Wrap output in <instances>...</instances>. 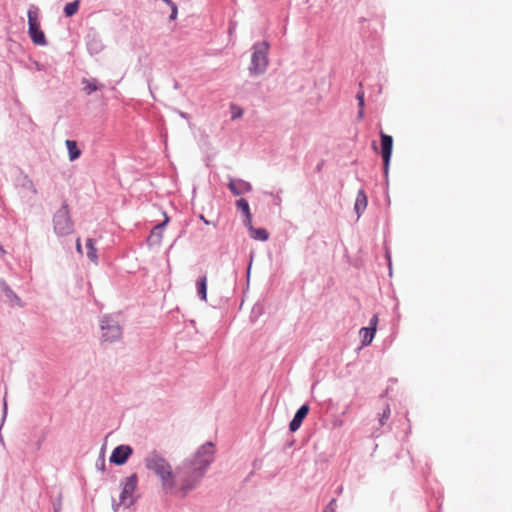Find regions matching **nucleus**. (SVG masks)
I'll list each match as a JSON object with an SVG mask.
<instances>
[{
  "label": "nucleus",
  "mask_w": 512,
  "mask_h": 512,
  "mask_svg": "<svg viewBox=\"0 0 512 512\" xmlns=\"http://www.w3.org/2000/svg\"><path fill=\"white\" fill-rule=\"evenodd\" d=\"M335 503H336V501L334 499L331 500V502L325 508L324 512H335Z\"/></svg>",
  "instance_id": "393cba45"
},
{
  "label": "nucleus",
  "mask_w": 512,
  "mask_h": 512,
  "mask_svg": "<svg viewBox=\"0 0 512 512\" xmlns=\"http://www.w3.org/2000/svg\"><path fill=\"white\" fill-rule=\"evenodd\" d=\"M215 449L211 442L202 445L195 453L192 459L187 460L188 465H193V468L200 470L204 475L208 466L214 460Z\"/></svg>",
  "instance_id": "20e7f679"
},
{
  "label": "nucleus",
  "mask_w": 512,
  "mask_h": 512,
  "mask_svg": "<svg viewBox=\"0 0 512 512\" xmlns=\"http://www.w3.org/2000/svg\"><path fill=\"white\" fill-rule=\"evenodd\" d=\"M240 116H241V111L236 112L233 114V119H235L236 117H240Z\"/></svg>",
  "instance_id": "7c9ffc66"
},
{
  "label": "nucleus",
  "mask_w": 512,
  "mask_h": 512,
  "mask_svg": "<svg viewBox=\"0 0 512 512\" xmlns=\"http://www.w3.org/2000/svg\"><path fill=\"white\" fill-rule=\"evenodd\" d=\"M101 329L103 331L102 338L106 342L116 341L122 334L121 327L109 318H104L101 321Z\"/></svg>",
  "instance_id": "0eeeda50"
},
{
  "label": "nucleus",
  "mask_w": 512,
  "mask_h": 512,
  "mask_svg": "<svg viewBox=\"0 0 512 512\" xmlns=\"http://www.w3.org/2000/svg\"><path fill=\"white\" fill-rule=\"evenodd\" d=\"M237 206L246 216V219L244 221L245 225H250L252 222V218L248 202L245 199L241 198L237 201Z\"/></svg>",
  "instance_id": "6ab92c4d"
},
{
  "label": "nucleus",
  "mask_w": 512,
  "mask_h": 512,
  "mask_svg": "<svg viewBox=\"0 0 512 512\" xmlns=\"http://www.w3.org/2000/svg\"><path fill=\"white\" fill-rule=\"evenodd\" d=\"M364 117V107H359V111H358V119H363Z\"/></svg>",
  "instance_id": "bb28decb"
},
{
  "label": "nucleus",
  "mask_w": 512,
  "mask_h": 512,
  "mask_svg": "<svg viewBox=\"0 0 512 512\" xmlns=\"http://www.w3.org/2000/svg\"><path fill=\"white\" fill-rule=\"evenodd\" d=\"M131 454L132 448L130 446L120 445L113 450L110 456V461L117 465H122L127 461Z\"/></svg>",
  "instance_id": "1a4fd4ad"
},
{
  "label": "nucleus",
  "mask_w": 512,
  "mask_h": 512,
  "mask_svg": "<svg viewBox=\"0 0 512 512\" xmlns=\"http://www.w3.org/2000/svg\"><path fill=\"white\" fill-rule=\"evenodd\" d=\"M0 252L4 253V250L0 247Z\"/></svg>",
  "instance_id": "2f4dec72"
},
{
  "label": "nucleus",
  "mask_w": 512,
  "mask_h": 512,
  "mask_svg": "<svg viewBox=\"0 0 512 512\" xmlns=\"http://www.w3.org/2000/svg\"><path fill=\"white\" fill-rule=\"evenodd\" d=\"M269 43L262 41L253 45L251 57V66L249 68L252 74L264 73L268 66Z\"/></svg>",
  "instance_id": "7ed1b4c3"
},
{
  "label": "nucleus",
  "mask_w": 512,
  "mask_h": 512,
  "mask_svg": "<svg viewBox=\"0 0 512 512\" xmlns=\"http://www.w3.org/2000/svg\"><path fill=\"white\" fill-rule=\"evenodd\" d=\"M79 4H80L79 0H75L73 2L66 4L64 7L65 15L67 17H72L73 15H75L79 9Z\"/></svg>",
  "instance_id": "412c9836"
},
{
  "label": "nucleus",
  "mask_w": 512,
  "mask_h": 512,
  "mask_svg": "<svg viewBox=\"0 0 512 512\" xmlns=\"http://www.w3.org/2000/svg\"><path fill=\"white\" fill-rule=\"evenodd\" d=\"M308 412H309L308 405H303L298 409V411L294 415V418L292 419V421L289 424V429L291 432H295L300 428L302 421L307 416Z\"/></svg>",
  "instance_id": "9b49d317"
},
{
  "label": "nucleus",
  "mask_w": 512,
  "mask_h": 512,
  "mask_svg": "<svg viewBox=\"0 0 512 512\" xmlns=\"http://www.w3.org/2000/svg\"><path fill=\"white\" fill-rule=\"evenodd\" d=\"M356 98L358 100V106L364 107V91L362 89L357 93Z\"/></svg>",
  "instance_id": "5701e85b"
},
{
  "label": "nucleus",
  "mask_w": 512,
  "mask_h": 512,
  "mask_svg": "<svg viewBox=\"0 0 512 512\" xmlns=\"http://www.w3.org/2000/svg\"><path fill=\"white\" fill-rule=\"evenodd\" d=\"M145 465L160 478L166 492L171 493L177 487V477L173 473L172 466L164 457L153 452L146 457Z\"/></svg>",
  "instance_id": "f257e3e1"
},
{
  "label": "nucleus",
  "mask_w": 512,
  "mask_h": 512,
  "mask_svg": "<svg viewBox=\"0 0 512 512\" xmlns=\"http://www.w3.org/2000/svg\"><path fill=\"white\" fill-rule=\"evenodd\" d=\"M76 248H77V251H78L79 253H82V248H81L80 239H77V241H76Z\"/></svg>",
  "instance_id": "c85d7f7f"
},
{
  "label": "nucleus",
  "mask_w": 512,
  "mask_h": 512,
  "mask_svg": "<svg viewBox=\"0 0 512 512\" xmlns=\"http://www.w3.org/2000/svg\"><path fill=\"white\" fill-rule=\"evenodd\" d=\"M167 222L168 218L166 217L163 223L158 224L153 228L148 237V243L150 245H158L161 243L163 239V229Z\"/></svg>",
  "instance_id": "f8f14e48"
},
{
  "label": "nucleus",
  "mask_w": 512,
  "mask_h": 512,
  "mask_svg": "<svg viewBox=\"0 0 512 512\" xmlns=\"http://www.w3.org/2000/svg\"><path fill=\"white\" fill-rule=\"evenodd\" d=\"M367 196L363 190H359L357 193L356 201H355V211L358 214V217L360 214L366 209L367 207Z\"/></svg>",
  "instance_id": "ddd939ff"
},
{
  "label": "nucleus",
  "mask_w": 512,
  "mask_h": 512,
  "mask_svg": "<svg viewBox=\"0 0 512 512\" xmlns=\"http://www.w3.org/2000/svg\"><path fill=\"white\" fill-rule=\"evenodd\" d=\"M167 5H169V7H171V10L173 9V5H176L173 1L171 0H167V1H164Z\"/></svg>",
  "instance_id": "c756f323"
},
{
  "label": "nucleus",
  "mask_w": 512,
  "mask_h": 512,
  "mask_svg": "<svg viewBox=\"0 0 512 512\" xmlns=\"http://www.w3.org/2000/svg\"><path fill=\"white\" fill-rule=\"evenodd\" d=\"M200 219H201V220L204 222V224H206V225H213V226H215V223L208 221L207 219H205V217H204L203 215H200Z\"/></svg>",
  "instance_id": "cd10ccee"
},
{
  "label": "nucleus",
  "mask_w": 512,
  "mask_h": 512,
  "mask_svg": "<svg viewBox=\"0 0 512 512\" xmlns=\"http://www.w3.org/2000/svg\"><path fill=\"white\" fill-rule=\"evenodd\" d=\"M84 90L87 94H91L92 92L96 91L98 89V86L95 82H92L90 80L84 79L83 80Z\"/></svg>",
  "instance_id": "4be33fe9"
},
{
  "label": "nucleus",
  "mask_w": 512,
  "mask_h": 512,
  "mask_svg": "<svg viewBox=\"0 0 512 512\" xmlns=\"http://www.w3.org/2000/svg\"><path fill=\"white\" fill-rule=\"evenodd\" d=\"M137 487V476L131 475L128 478H126L123 490L120 495V499L123 503L126 502L128 498H131L133 493L135 492Z\"/></svg>",
  "instance_id": "9d476101"
},
{
  "label": "nucleus",
  "mask_w": 512,
  "mask_h": 512,
  "mask_svg": "<svg viewBox=\"0 0 512 512\" xmlns=\"http://www.w3.org/2000/svg\"><path fill=\"white\" fill-rule=\"evenodd\" d=\"M197 293L201 300L207 299V277L204 275L197 280Z\"/></svg>",
  "instance_id": "dca6fc26"
},
{
  "label": "nucleus",
  "mask_w": 512,
  "mask_h": 512,
  "mask_svg": "<svg viewBox=\"0 0 512 512\" xmlns=\"http://www.w3.org/2000/svg\"><path fill=\"white\" fill-rule=\"evenodd\" d=\"M177 15H178L177 5H173V9L171 10V14H170V19L175 20L177 18Z\"/></svg>",
  "instance_id": "a878e982"
},
{
  "label": "nucleus",
  "mask_w": 512,
  "mask_h": 512,
  "mask_svg": "<svg viewBox=\"0 0 512 512\" xmlns=\"http://www.w3.org/2000/svg\"><path fill=\"white\" fill-rule=\"evenodd\" d=\"M86 249H87V257L90 259V261L97 264V261H98L97 249L95 247L93 239H90V238L87 239Z\"/></svg>",
  "instance_id": "aec40b11"
},
{
  "label": "nucleus",
  "mask_w": 512,
  "mask_h": 512,
  "mask_svg": "<svg viewBox=\"0 0 512 512\" xmlns=\"http://www.w3.org/2000/svg\"><path fill=\"white\" fill-rule=\"evenodd\" d=\"M229 189L234 195H240L244 193L245 191H248L251 189L250 185L247 182L244 181H230L229 183Z\"/></svg>",
  "instance_id": "4468645a"
},
{
  "label": "nucleus",
  "mask_w": 512,
  "mask_h": 512,
  "mask_svg": "<svg viewBox=\"0 0 512 512\" xmlns=\"http://www.w3.org/2000/svg\"><path fill=\"white\" fill-rule=\"evenodd\" d=\"M375 329L374 328H367L363 327L360 329V335L362 337V345L367 346L371 344L374 336H375Z\"/></svg>",
  "instance_id": "f3484780"
},
{
  "label": "nucleus",
  "mask_w": 512,
  "mask_h": 512,
  "mask_svg": "<svg viewBox=\"0 0 512 512\" xmlns=\"http://www.w3.org/2000/svg\"><path fill=\"white\" fill-rule=\"evenodd\" d=\"M249 230H250V235L253 239L255 240H260V241H266L268 238H269V233L267 232L266 229L264 228H254L252 226V223L250 225H246Z\"/></svg>",
  "instance_id": "2eb2a0df"
},
{
  "label": "nucleus",
  "mask_w": 512,
  "mask_h": 512,
  "mask_svg": "<svg viewBox=\"0 0 512 512\" xmlns=\"http://www.w3.org/2000/svg\"><path fill=\"white\" fill-rule=\"evenodd\" d=\"M381 138V156L384 162V169L387 172L393 149V138L385 134L383 131L380 132Z\"/></svg>",
  "instance_id": "6e6552de"
},
{
  "label": "nucleus",
  "mask_w": 512,
  "mask_h": 512,
  "mask_svg": "<svg viewBox=\"0 0 512 512\" xmlns=\"http://www.w3.org/2000/svg\"><path fill=\"white\" fill-rule=\"evenodd\" d=\"M377 324H378V316L377 315H374L371 320H370V323H369V327L368 328H374L376 330V327H377Z\"/></svg>",
  "instance_id": "b1692460"
},
{
  "label": "nucleus",
  "mask_w": 512,
  "mask_h": 512,
  "mask_svg": "<svg viewBox=\"0 0 512 512\" xmlns=\"http://www.w3.org/2000/svg\"><path fill=\"white\" fill-rule=\"evenodd\" d=\"M175 475L177 477V487L173 489L171 493L180 494L182 496L193 490L204 476L200 470L193 468V465H188L186 461Z\"/></svg>",
  "instance_id": "f03ea898"
},
{
  "label": "nucleus",
  "mask_w": 512,
  "mask_h": 512,
  "mask_svg": "<svg viewBox=\"0 0 512 512\" xmlns=\"http://www.w3.org/2000/svg\"><path fill=\"white\" fill-rule=\"evenodd\" d=\"M66 147L69 152V160L74 161L80 157L81 151L78 149L77 144L73 140H66Z\"/></svg>",
  "instance_id": "a211bd4d"
},
{
  "label": "nucleus",
  "mask_w": 512,
  "mask_h": 512,
  "mask_svg": "<svg viewBox=\"0 0 512 512\" xmlns=\"http://www.w3.org/2000/svg\"><path fill=\"white\" fill-rule=\"evenodd\" d=\"M28 32L31 40L36 45H45L46 38L44 32L40 28V22L38 20V8H31L28 10Z\"/></svg>",
  "instance_id": "423d86ee"
},
{
  "label": "nucleus",
  "mask_w": 512,
  "mask_h": 512,
  "mask_svg": "<svg viewBox=\"0 0 512 512\" xmlns=\"http://www.w3.org/2000/svg\"><path fill=\"white\" fill-rule=\"evenodd\" d=\"M53 226L58 236H66L73 232V222L66 203L54 214Z\"/></svg>",
  "instance_id": "39448f33"
}]
</instances>
